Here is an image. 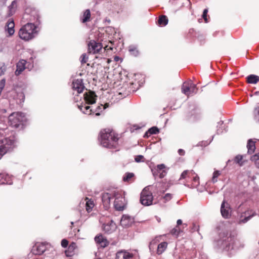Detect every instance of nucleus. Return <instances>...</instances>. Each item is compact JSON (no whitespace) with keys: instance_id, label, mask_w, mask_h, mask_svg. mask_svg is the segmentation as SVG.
<instances>
[{"instance_id":"f257e3e1","label":"nucleus","mask_w":259,"mask_h":259,"mask_svg":"<svg viewBox=\"0 0 259 259\" xmlns=\"http://www.w3.org/2000/svg\"><path fill=\"white\" fill-rule=\"evenodd\" d=\"M219 239L216 242V246L221 250L231 255L236 250L242 249L245 246L243 240L235 238L227 232H221Z\"/></svg>"},{"instance_id":"f03ea898","label":"nucleus","mask_w":259,"mask_h":259,"mask_svg":"<svg viewBox=\"0 0 259 259\" xmlns=\"http://www.w3.org/2000/svg\"><path fill=\"white\" fill-rule=\"evenodd\" d=\"M117 136L110 129L102 130L99 138L101 144L104 147L116 149L118 145Z\"/></svg>"},{"instance_id":"7ed1b4c3","label":"nucleus","mask_w":259,"mask_h":259,"mask_svg":"<svg viewBox=\"0 0 259 259\" xmlns=\"http://www.w3.org/2000/svg\"><path fill=\"white\" fill-rule=\"evenodd\" d=\"M39 29L37 25H35L32 22H29L20 28L19 36L22 39L29 40L37 34Z\"/></svg>"},{"instance_id":"20e7f679","label":"nucleus","mask_w":259,"mask_h":259,"mask_svg":"<svg viewBox=\"0 0 259 259\" xmlns=\"http://www.w3.org/2000/svg\"><path fill=\"white\" fill-rule=\"evenodd\" d=\"M84 100L85 102L84 105L81 104L78 105V108L82 112L87 115H92L94 112L91 107L86 104H93L96 102L97 96L93 92L89 91L83 94Z\"/></svg>"},{"instance_id":"39448f33","label":"nucleus","mask_w":259,"mask_h":259,"mask_svg":"<svg viewBox=\"0 0 259 259\" xmlns=\"http://www.w3.org/2000/svg\"><path fill=\"white\" fill-rule=\"evenodd\" d=\"M26 121V118L24 113L21 112H13L8 118V122L12 127L22 128Z\"/></svg>"},{"instance_id":"423d86ee","label":"nucleus","mask_w":259,"mask_h":259,"mask_svg":"<svg viewBox=\"0 0 259 259\" xmlns=\"http://www.w3.org/2000/svg\"><path fill=\"white\" fill-rule=\"evenodd\" d=\"M25 15H29V17L27 19H29L30 22H32L39 28L40 24V16L37 10L34 8H27L25 10Z\"/></svg>"},{"instance_id":"0eeeda50","label":"nucleus","mask_w":259,"mask_h":259,"mask_svg":"<svg viewBox=\"0 0 259 259\" xmlns=\"http://www.w3.org/2000/svg\"><path fill=\"white\" fill-rule=\"evenodd\" d=\"M153 195L149 189L145 188L141 193L140 202L145 206H149L152 204Z\"/></svg>"},{"instance_id":"6e6552de","label":"nucleus","mask_w":259,"mask_h":259,"mask_svg":"<svg viewBox=\"0 0 259 259\" xmlns=\"http://www.w3.org/2000/svg\"><path fill=\"white\" fill-rule=\"evenodd\" d=\"M114 206L116 210L121 211L123 210L125 207V199L121 193L118 192H113Z\"/></svg>"},{"instance_id":"1a4fd4ad","label":"nucleus","mask_w":259,"mask_h":259,"mask_svg":"<svg viewBox=\"0 0 259 259\" xmlns=\"http://www.w3.org/2000/svg\"><path fill=\"white\" fill-rule=\"evenodd\" d=\"M255 215V212L252 210H247L241 212L238 215L237 219V223L238 224H245Z\"/></svg>"},{"instance_id":"9d476101","label":"nucleus","mask_w":259,"mask_h":259,"mask_svg":"<svg viewBox=\"0 0 259 259\" xmlns=\"http://www.w3.org/2000/svg\"><path fill=\"white\" fill-rule=\"evenodd\" d=\"M88 47L89 52L93 54L98 53L102 48L101 43L97 42L95 40H91L88 44Z\"/></svg>"},{"instance_id":"9b49d317","label":"nucleus","mask_w":259,"mask_h":259,"mask_svg":"<svg viewBox=\"0 0 259 259\" xmlns=\"http://www.w3.org/2000/svg\"><path fill=\"white\" fill-rule=\"evenodd\" d=\"M46 245L44 243H36L32 249V252L34 254L40 255L46 250Z\"/></svg>"},{"instance_id":"f8f14e48","label":"nucleus","mask_w":259,"mask_h":259,"mask_svg":"<svg viewBox=\"0 0 259 259\" xmlns=\"http://www.w3.org/2000/svg\"><path fill=\"white\" fill-rule=\"evenodd\" d=\"M134 222V218L126 214L123 215L120 220V224L124 227H130Z\"/></svg>"},{"instance_id":"ddd939ff","label":"nucleus","mask_w":259,"mask_h":259,"mask_svg":"<svg viewBox=\"0 0 259 259\" xmlns=\"http://www.w3.org/2000/svg\"><path fill=\"white\" fill-rule=\"evenodd\" d=\"M113 198V192L112 193H104L102 195V201L105 209H108L110 205V200Z\"/></svg>"},{"instance_id":"4468645a","label":"nucleus","mask_w":259,"mask_h":259,"mask_svg":"<svg viewBox=\"0 0 259 259\" xmlns=\"http://www.w3.org/2000/svg\"><path fill=\"white\" fill-rule=\"evenodd\" d=\"M221 212L223 217L226 219L229 218L231 215L230 205L225 200L222 203Z\"/></svg>"},{"instance_id":"2eb2a0df","label":"nucleus","mask_w":259,"mask_h":259,"mask_svg":"<svg viewBox=\"0 0 259 259\" xmlns=\"http://www.w3.org/2000/svg\"><path fill=\"white\" fill-rule=\"evenodd\" d=\"M95 241L98 244L99 247L105 248L109 244V242L107 239L102 235H99L95 237Z\"/></svg>"},{"instance_id":"dca6fc26","label":"nucleus","mask_w":259,"mask_h":259,"mask_svg":"<svg viewBox=\"0 0 259 259\" xmlns=\"http://www.w3.org/2000/svg\"><path fill=\"white\" fill-rule=\"evenodd\" d=\"M72 89L76 91L77 93H81L84 88L82 79H74L72 82Z\"/></svg>"},{"instance_id":"f3484780","label":"nucleus","mask_w":259,"mask_h":259,"mask_svg":"<svg viewBox=\"0 0 259 259\" xmlns=\"http://www.w3.org/2000/svg\"><path fill=\"white\" fill-rule=\"evenodd\" d=\"M116 226L113 221H110L103 225V230L107 233L110 234L115 230Z\"/></svg>"},{"instance_id":"a211bd4d","label":"nucleus","mask_w":259,"mask_h":259,"mask_svg":"<svg viewBox=\"0 0 259 259\" xmlns=\"http://www.w3.org/2000/svg\"><path fill=\"white\" fill-rule=\"evenodd\" d=\"M26 61L24 59L20 60L16 64V70L15 74L16 76L19 75L25 69Z\"/></svg>"},{"instance_id":"6ab92c4d","label":"nucleus","mask_w":259,"mask_h":259,"mask_svg":"<svg viewBox=\"0 0 259 259\" xmlns=\"http://www.w3.org/2000/svg\"><path fill=\"white\" fill-rule=\"evenodd\" d=\"M12 182L10 176L5 173H0V184L11 185Z\"/></svg>"},{"instance_id":"aec40b11","label":"nucleus","mask_w":259,"mask_h":259,"mask_svg":"<svg viewBox=\"0 0 259 259\" xmlns=\"http://www.w3.org/2000/svg\"><path fill=\"white\" fill-rule=\"evenodd\" d=\"M14 27L15 24L14 21L12 19H9L6 24V30L9 33V36H11L14 33Z\"/></svg>"},{"instance_id":"412c9836","label":"nucleus","mask_w":259,"mask_h":259,"mask_svg":"<svg viewBox=\"0 0 259 259\" xmlns=\"http://www.w3.org/2000/svg\"><path fill=\"white\" fill-rule=\"evenodd\" d=\"M132 257L131 253L123 251L117 252L116 255V259H131Z\"/></svg>"},{"instance_id":"4be33fe9","label":"nucleus","mask_w":259,"mask_h":259,"mask_svg":"<svg viewBox=\"0 0 259 259\" xmlns=\"http://www.w3.org/2000/svg\"><path fill=\"white\" fill-rule=\"evenodd\" d=\"M247 148L248 153L250 154L253 153L255 149V142L252 139H249L247 142Z\"/></svg>"},{"instance_id":"5701e85b","label":"nucleus","mask_w":259,"mask_h":259,"mask_svg":"<svg viewBox=\"0 0 259 259\" xmlns=\"http://www.w3.org/2000/svg\"><path fill=\"white\" fill-rule=\"evenodd\" d=\"M17 8V2L16 0L13 1L11 4L8 7L9 9V15H13L16 12Z\"/></svg>"},{"instance_id":"b1692460","label":"nucleus","mask_w":259,"mask_h":259,"mask_svg":"<svg viewBox=\"0 0 259 259\" xmlns=\"http://www.w3.org/2000/svg\"><path fill=\"white\" fill-rule=\"evenodd\" d=\"M191 88L189 85V81L184 82L182 85V92L187 96L190 95Z\"/></svg>"},{"instance_id":"393cba45","label":"nucleus","mask_w":259,"mask_h":259,"mask_svg":"<svg viewBox=\"0 0 259 259\" xmlns=\"http://www.w3.org/2000/svg\"><path fill=\"white\" fill-rule=\"evenodd\" d=\"M247 81L248 83L255 84L259 81V76L254 74H251L247 77Z\"/></svg>"},{"instance_id":"a878e982","label":"nucleus","mask_w":259,"mask_h":259,"mask_svg":"<svg viewBox=\"0 0 259 259\" xmlns=\"http://www.w3.org/2000/svg\"><path fill=\"white\" fill-rule=\"evenodd\" d=\"M167 243L166 242H163L158 244L157 248V253L158 254H162L166 249Z\"/></svg>"},{"instance_id":"bb28decb","label":"nucleus","mask_w":259,"mask_h":259,"mask_svg":"<svg viewBox=\"0 0 259 259\" xmlns=\"http://www.w3.org/2000/svg\"><path fill=\"white\" fill-rule=\"evenodd\" d=\"M15 99L18 104H21L22 103L24 102L25 100L24 93L22 92L17 93L16 97H15Z\"/></svg>"},{"instance_id":"cd10ccee","label":"nucleus","mask_w":259,"mask_h":259,"mask_svg":"<svg viewBox=\"0 0 259 259\" xmlns=\"http://www.w3.org/2000/svg\"><path fill=\"white\" fill-rule=\"evenodd\" d=\"M168 18L165 15H162L159 17L158 23L160 26H165L168 23Z\"/></svg>"},{"instance_id":"c85d7f7f","label":"nucleus","mask_w":259,"mask_h":259,"mask_svg":"<svg viewBox=\"0 0 259 259\" xmlns=\"http://www.w3.org/2000/svg\"><path fill=\"white\" fill-rule=\"evenodd\" d=\"M91 17V12L89 9L85 11L83 14V18L82 19V22L85 23L89 21Z\"/></svg>"},{"instance_id":"c756f323","label":"nucleus","mask_w":259,"mask_h":259,"mask_svg":"<svg viewBox=\"0 0 259 259\" xmlns=\"http://www.w3.org/2000/svg\"><path fill=\"white\" fill-rule=\"evenodd\" d=\"M195 172L193 170L189 171L188 170H184L181 175L180 179H185L188 176V177H190L193 176Z\"/></svg>"},{"instance_id":"7c9ffc66","label":"nucleus","mask_w":259,"mask_h":259,"mask_svg":"<svg viewBox=\"0 0 259 259\" xmlns=\"http://www.w3.org/2000/svg\"><path fill=\"white\" fill-rule=\"evenodd\" d=\"M129 52L134 56H137L139 55V51L137 47L135 46H130L128 47Z\"/></svg>"},{"instance_id":"2f4dec72","label":"nucleus","mask_w":259,"mask_h":259,"mask_svg":"<svg viewBox=\"0 0 259 259\" xmlns=\"http://www.w3.org/2000/svg\"><path fill=\"white\" fill-rule=\"evenodd\" d=\"M250 159L254 161L256 166L259 168V153L251 156Z\"/></svg>"},{"instance_id":"473e14b6","label":"nucleus","mask_w":259,"mask_h":259,"mask_svg":"<svg viewBox=\"0 0 259 259\" xmlns=\"http://www.w3.org/2000/svg\"><path fill=\"white\" fill-rule=\"evenodd\" d=\"M189 85L191 88L190 95L196 94L197 91L196 85L194 84L191 80L189 81Z\"/></svg>"},{"instance_id":"72a5a7b5","label":"nucleus","mask_w":259,"mask_h":259,"mask_svg":"<svg viewBox=\"0 0 259 259\" xmlns=\"http://www.w3.org/2000/svg\"><path fill=\"white\" fill-rule=\"evenodd\" d=\"M134 174L132 172H126L123 177L124 182H130L131 179L133 178Z\"/></svg>"},{"instance_id":"f704fd0d","label":"nucleus","mask_w":259,"mask_h":259,"mask_svg":"<svg viewBox=\"0 0 259 259\" xmlns=\"http://www.w3.org/2000/svg\"><path fill=\"white\" fill-rule=\"evenodd\" d=\"M244 156L241 155H237L234 159V161L235 163L239 164L240 166L243 165V162L242 160L243 159Z\"/></svg>"},{"instance_id":"c9c22d12","label":"nucleus","mask_w":259,"mask_h":259,"mask_svg":"<svg viewBox=\"0 0 259 259\" xmlns=\"http://www.w3.org/2000/svg\"><path fill=\"white\" fill-rule=\"evenodd\" d=\"M108 107V105L107 104H106L105 106H103V105H101L100 106H98L96 110L95 111H94V113H95V115L96 116H99L100 115V111L102 109H106L107 107Z\"/></svg>"},{"instance_id":"e433bc0d","label":"nucleus","mask_w":259,"mask_h":259,"mask_svg":"<svg viewBox=\"0 0 259 259\" xmlns=\"http://www.w3.org/2000/svg\"><path fill=\"white\" fill-rule=\"evenodd\" d=\"M221 175V172L219 170H215L213 173V176L211 179V182L213 183H216L218 180L217 178Z\"/></svg>"},{"instance_id":"4c0bfd02","label":"nucleus","mask_w":259,"mask_h":259,"mask_svg":"<svg viewBox=\"0 0 259 259\" xmlns=\"http://www.w3.org/2000/svg\"><path fill=\"white\" fill-rule=\"evenodd\" d=\"M157 244V240L156 239L152 240L149 245V248L150 251H154Z\"/></svg>"},{"instance_id":"58836bf2","label":"nucleus","mask_w":259,"mask_h":259,"mask_svg":"<svg viewBox=\"0 0 259 259\" xmlns=\"http://www.w3.org/2000/svg\"><path fill=\"white\" fill-rule=\"evenodd\" d=\"M94 206V203H93V201H91V200H88L86 202V209H87V210L88 211V212H90L91 211L92 208Z\"/></svg>"},{"instance_id":"ea45409f","label":"nucleus","mask_w":259,"mask_h":259,"mask_svg":"<svg viewBox=\"0 0 259 259\" xmlns=\"http://www.w3.org/2000/svg\"><path fill=\"white\" fill-rule=\"evenodd\" d=\"M148 130L150 133V135L156 134L159 132V129L156 126H153Z\"/></svg>"},{"instance_id":"a19ab883","label":"nucleus","mask_w":259,"mask_h":259,"mask_svg":"<svg viewBox=\"0 0 259 259\" xmlns=\"http://www.w3.org/2000/svg\"><path fill=\"white\" fill-rule=\"evenodd\" d=\"M254 115L255 119L259 123V106L255 108Z\"/></svg>"},{"instance_id":"79ce46f5","label":"nucleus","mask_w":259,"mask_h":259,"mask_svg":"<svg viewBox=\"0 0 259 259\" xmlns=\"http://www.w3.org/2000/svg\"><path fill=\"white\" fill-rule=\"evenodd\" d=\"M88 61V57L85 54H83L80 57V62L81 64H84Z\"/></svg>"},{"instance_id":"37998d69","label":"nucleus","mask_w":259,"mask_h":259,"mask_svg":"<svg viewBox=\"0 0 259 259\" xmlns=\"http://www.w3.org/2000/svg\"><path fill=\"white\" fill-rule=\"evenodd\" d=\"M172 197V196L171 194L167 193L163 197V199L164 200V202H166L171 200Z\"/></svg>"},{"instance_id":"c03bdc74","label":"nucleus","mask_w":259,"mask_h":259,"mask_svg":"<svg viewBox=\"0 0 259 259\" xmlns=\"http://www.w3.org/2000/svg\"><path fill=\"white\" fill-rule=\"evenodd\" d=\"M165 166V165L163 164H160L157 165L156 167V170L158 172H160V171H162L163 170H164Z\"/></svg>"},{"instance_id":"a18cd8bd","label":"nucleus","mask_w":259,"mask_h":259,"mask_svg":"<svg viewBox=\"0 0 259 259\" xmlns=\"http://www.w3.org/2000/svg\"><path fill=\"white\" fill-rule=\"evenodd\" d=\"M208 13V10L207 9H205L203 10V14L202 15V18L204 19L205 22H207V14Z\"/></svg>"},{"instance_id":"49530a36","label":"nucleus","mask_w":259,"mask_h":259,"mask_svg":"<svg viewBox=\"0 0 259 259\" xmlns=\"http://www.w3.org/2000/svg\"><path fill=\"white\" fill-rule=\"evenodd\" d=\"M144 156L141 155H138L135 158V160L137 162H140L143 161Z\"/></svg>"},{"instance_id":"de8ad7c7","label":"nucleus","mask_w":259,"mask_h":259,"mask_svg":"<svg viewBox=\"0 0 259 259\" xmlns=\"http://www.w3.org/2000/svg\"><path fill=\"white\" fill-rule=\"evenodd\" d=\"M6 80L5 79H3L0 81V91H2L5 87Z\"/></svg>"},{"instance_id":"09e8293b","label":"nucleus","mask_w":259,"mask_h":259,"mask_svg":"<svg viewBox=\"0 0 259 259\" xmlns=\"http://www.w3.org/2000/svg\"><path fill=\"white\" fill-rule=\"evenodd\" d=\"M170 233L172 235L178 236L179 234V230L177 228H175L171 230Z\"/></svg>"},{"instance_id":"8fccbe9b","label":"nucleus","mask_w":259,"mask_h":259,"mask_svg":"<svg viewBox=\"0 0 259 259\" xmlns=\"http://www.w3.org/2000/svg\"><path fill=\"white\" fill-rule=\"evenodd\" d=\"M68 241L65 239H64L61 241V245L63 247H66L68 246Z\"/></svg>"},{"instance_id":"3c124183","label":"nucleus","mask_w":259,"mask_h":259,"mask_svg":"<svg viewBox=\"0 0 259 259\" xmlns=\"http://www.w3.org/2000/svg\"><path fill=\"white\" fill-rule=\"evenodd\" d=\"M166 171L165 170H163L162 171H160L159 172V178L162 179L164 177V176L166 175Z\"/></svg>"},{"instance_id":"603ef678","label":"nucleus","mask_w":259,"mask_h":259,"mask_svg":"<svg viewBox=\"0 0 259 259\" xmlns=\"http://www.w3.org/2000/svg\"><path fill=\"white\" fill-rule=\"evenodd\" d=\"M193 180L197 185L199 184V177L197 175L193 177Z\"/></svg>"},{"instance_id":"864d4df0","label":"nucleus","mask_w":259,"mask_h":259,"mask_svg":"<svg viewBox=\"0 0 259 259\" xmlns=\"http://www.w3.org/2000/svg\"><path fill=\"white\" fill-rule=\"evenodd\" d=\"M152 170V174H153V175L155 177L156 176L158 175V174H159V172H158L156 170V169L155 168V169H151Z\"/></svg>"},{"instance_id":"5fc2aeb1","label":"nucleus","mask_w":259,"mask_h":259,"mask_svg":"<svg viewBox=\"0 0 259 259\" xmlns=\"http://www.w3.org/2000/svg\"><path fill=\"white\" fill-rule=\"evenodd\" d=\"M178 153L180 155H184L185 154V151L182 149H180L178 150Z\"/></svg>"},{"instance_id":"6e6d98bb","label":"nucleus","mask_w":259,"mask_h":259,"mask_svg":"<svg viewBox=\"0 0 259 259\" xmlns=\"http://www.w3.org/2000/svg\"><path fill=\"white\" fill-rule=\"evenodd\" d=\"M75 247H76V244L75 243H72L70 245L69 248L70 249H72V248H74Z\"/></svg>"},{"instance_id":"4d7b16f0","label":"nucleus","mask_w":259,"mask_h":259,"mask_svg":"<svg viewBox=\"0 0 259 259\" xmlns=\"http://www.w3.org/2000/svg\"><path fill=\"white\" fill-rule=\"evenodd\" d=\"M151 135H150V133L149 132V130L146 132L145 134H144V138H148Z\"/></svg>"},{"instance_id":"13d9d810","label":"nucleus","mask_w":259,"mask_h":259,"mask_svg":"<svg viewBox=\"0 0 259 259\" xmlns=\"http://www.w3.org/2000/svg\"><path fill=\"white\" fill-rule=\"evenodd\" d=\"M177 224L178 226H179L182 224V221L180 219L177 220Z\"/></svg>"},{"instance_id":"bf43d9fd","label":"nucleus","mask_w":259,"mask_h":259,"mask_svg":"<svg viewBox=\"0 0 259 259\" xmlns=\"http://www.w3.org/2000/svg\"><path fill=\"white\" fill-rule=\"evenodd\" d=\"M194 113L196 114L197 115V116H199V113H198V111L196 110L194 111Z\"/></svg>"},{"instance_id":"052dcab7","label":"nucleus","mask_w":259,"mask_h":259,"mask_svg":"<svg viewBox=\"0 0 259 259\" xmlns=\"http://www.w3.org/2000/svg\"><path fill=\"white\" fill-rule=\"evenodd\" d=\"M33 57H31L29 59L30 61H31L32 62H33Z\"/></svg>"},{"instance_id":"680f3d73","label":"nucleus","mask_w":259,"mask_h":259,"mask_svg":"<svg viewBox=\"0 0 259 259\" xmlns=\"http://www.w3.org/2000/svg\"><path fill=\"white\" fill-rule=\"evenodd\" d=\"M197 118V117L194 116L193 118V119H196Z\"/></svg>"},{"instance_id":"e2e57ef3","label":"nucleus","mask_w":259,"mask_h":259,"mask_svg":"<svg viewBox=\"0 0 259 259\" xmlns=\"http://www.w3.org/2000/svg\"><path fill=\"white\" fill-rule=\"evenodd\" d=\"M94 259H101V258H95Z\"/></svg>"},{"instance_id":"0e129e2a","label":"nucleus","mask_w":259,"mask_h":259,"mask_svg":"<svg viewBox=\"0 0 259 259\" xmlns=\"http://www.w3.org/2000/svg\"><path fill=\"white\" fill-rule=\"evenodd\" d=\"M117 57H115V59L116 60H117V58H116Z\"/></svg>"},{"instance_id":"69168bd1","label":"nucleus","mask_w":259,"mask_h":259,"mask_svg":"<svg viewBox=\"0 0 259 259\" xmlns=\"http://www.w3.org/2000/svg\"><path fill=\"white\" fill-rule=\"evenodd\" d=\"M117 57H115V59L116 60H117V58H116Z\"/></svg>"},{"instance_id":"338daca9","label":"nucleus","mask_w":259,"mask_h":259,"mask_svg":"<svg viewBox=\"0 0 259 259\" xmlns=\"http://www.w3.org/2000/svg\"><path fill=\"white\" fill-rule=\"evenodd\" d=\"M255 94H258V92H255Z\"/></svg>"}]
</instances>
